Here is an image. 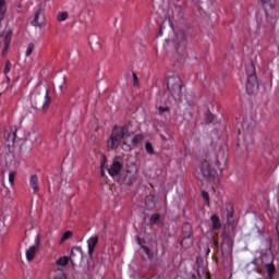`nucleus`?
I'll return each mask as SVG.
<instances>
[{"label": "nucleus", "mask_w": 279, "mask_h": 279, "mask_svg": "<svg viewBox=\"0 0 279 279\" xmlns=\"http://www.w3.org/2000/svg\"><path fill=\"white\" fill-rule=\"evenodd\" d=\"M218 147L219 151L216 156L215 166L204 162L201 166V174L207 182H214L216 178H221L223 169H226V165H228L226 149L223 147L221 148V146Z\"/></svg>", "instance_id": "f257e3e1"}, {"label": "nucleus", "mask_w": 279, "mask_h": 279, "mask_svg": "<svg viewBox=\"0 0 279 279\" xmlns=\"http://www.w3.org/2000/svg\"><path fill=\"white\" fill-rule=\"evenodd\" d=\"M132 136H134V132H130V128L128 125L114 126L109 140L107 141V147L109 149H119L121 141H124L122 143V149L124 151H132V149H135L134 146H132V143L128 144V141H130Z\"/></svg>", "instance_id": "f03ea898"}, {"label": "nucleus", "mask_w": 279, "mask_h": 279, "mask_svg": "<svg viewBox=\"0 0 279 279\" xmlns=\"http://www.w3.org/2000/svg\"><path fill=\"white\" fill-rule=\"evenodd\" d=\"M29 99H31V108L35 110V112H38L41 106L43 112H47L49 110V107L51 106V97L49 96V88L45 89V96L40 94V89L36 87L33 89L29 94Z\"/></svg>", "instance_id": "7ed1b4c3"}, {"label": "nucleus", "mask_w": 279, "mask_h": 279, "mask_svg": "<svg viewBox=\"0 0 279 279\" xmlns=\"http://www.w3.org/2000/svg\"><path fill=\"white\" fill-rule=\"evenodd\" d=\"M16 132H19L17 128L11 129V133H9L7 137L8 146H4L0 153V165L2 167H12L14 165V153L10 150V145L14 146L16 143Z\"/></svg>", "instance_id": "20e7f679"}, {"label": "nucleus", "mask_w": 279, "mask_h": 279, "mask_svg": "<svg viewBox=\"0 0 279 279\" xmlns=\"http://www.w3.org/2000/svg\"><path fill=\"white\" fill-rule=\"evenodd\" d=\"M254 128H256V122L245 117L242 121V129L245 132L243 137V145L246 151H252V148L254 147V137L252 136Z\"/></svg>", "instance_id": "39448f33"}, {"label": "nucleus", "mask_w": 279, "mask_h": 279, "mask_svg": "<svg viewBox=\"0 0 279 279\" xmlns=\"http://www.w3.org/2000/svg\"><path fill=\"white\" fill-rule=\"evenodd\" d=\"M246 84H245V90L247 95H254V90L258 88V76H256V66H254V63H251L246 65Z\"/></svg>", "instance_id": "423d86ee"}, {"label": "nucleus", "mask_w": 279, "mask_h": 279, "mask_svg": "<svg viewBox=\"0 0 279 279\" xmlns=\"http://www.w3.org/2000/svg\"><path fill=\"white\" fill-rule=\"evenodd\" d=\"M167 90L170 93L171 97L175 99L182 95V84L180 83V76L171 75L167 78Z\"/></svg>", "instance_id": "0eeeda50"}, {"label": "nucleus", "mask_w": 279, "mask_h": 279, "mask_svg": "<svg viewBox=\"0 0 279 279\" xmlns=\"http://www.w3.org/2000/svg\"><path fill=\"white\" fill-rule=\"evenodd\" d=\"M123 172V159L121 156H116L112 159V163L110 167L107 169V173L110 178H117L119 180V177Z\"/></svg>", "instance_id": "6e6552de"}, {"label": "nucleus", "mask_w": 279, "mask_h": 279, "mask_svg": "<svg viewBox=\"0 0 279 279\" xmlns=\"http://www.w3.org/2000/svg\"><path fill=\"white\" fill-rule=\"evenodd\" d=\"M31 25L32 27H39V29L47 27V22H45V9L43 8V4H39L35 11Z\"/></svg>", "instance_id": "1a4fd4ad"}, {"label": "nucleus", "mask_w": 279, "mask_h": 279, "mask_svg": "<svg viewBox=\"0 0 279 279\" xmlns=\"http://www.w3.org/2000/svg\"><path fill=\"white\" fill-rule=\"evenodd\" d=\"M181 35V40L177 44V56H179V61L186 62V58L187 60H191V57H189V53H186V34L184 33H180Z\"/></svg>", "instance_id": "9d476101"}, {"label": "nucleus", "mask_w": 279, "mask_h": 279, "mask_svg": "<svg viewBox=\"0 0 279 279\" xmlns=\"http://www.w3.org/2000/svg\"><path fill=\"white\" fill-rule=\"evenodd\" d=\"M136 180V171L134 170H126L124 173L122 172L119 178L117 179L118 184L123 186H132Z\"/></svg>", "instance_id": "9b49d317"}, {"label": "nucleus", "mask_w": 279, "mask_h": 279, "mask_svg": "<svg viewBox=\"0 0 279 279\" xmlns=\"http://www.w3.org/2000/svg\"><path fill=\"white\" fill-rule=\"evenodd\" d=\"M266 19H276V0H260Z\"/></svg>", "instance_id": "f8f14e48"}, {"label": "nucleus", "mask_w": 279, "mask_h": 279, "mask_svg": "<svg viewBox=\"0 0 279 279\" xmlns=\"http://www.w3.org/2000/svg\"><path fill=\"white\" fill-rule=\"evenodd\" d=\"M235 236H236L235 229L232 226L228 225V227H226L222 232L223 243H227V245L232 247V245H234Z\"/></svg>", "instance_id": "ddd939ff"}, {"label": "nucleus", "mask_w": 279, "mask_h": 279, "mask_svg": "<svg viewBox=\"0 0 279 279\" xmlns=\"http://www.w3.org/2000/svg\"><path fill=\"white\" fill-rule=\"evenodd\" d=\"M12 34H14V29L13 28H9L5 32L2 33L3 38H4V46L3 49L1 51V56H5V53H8V49H10V45L12 44Z\"/></svg>", "instance_id": "4468645a"}, {"label": "nucleus", "mask_w": 279, "mask_h": 279, "mask_svg": "<svg viewBox=\"0 0 279 279\" xmlns=\"http://www.w3.org/2000/svg\"><path fill=\"white\" fill-rule=\"evenodd\" d=\"M266 270V279H274L276 276V265H274V256H270V263L264 264Z\"/></svg>", "instance_id": "2eb2a0df"}, {"label": "nucleus", "mask_w": 279, "mask_h": 279, "mask_svg": "<svg viewBox=\"0 0 279 279\" xmlns=\"http://www.w3.org/2000/svg\"><path fill=\"white\" fill-rule=\"evenodd\" d=\"M97 243H99V238L97 235L90 236L87 240V254H89V256H93V254H95V245H97Z\"/></svg>", "instance_id": "dca6fc26"}, {"label": "nucleus", "mask_w": 279, "mask_h": 279, "mask_svg": "<svg viewBox=\"0 0 279 279\" xmlns=\"http://www.w3.org/2000/svg\"><path fill=\"white\" fill-rule=\"evenodd\" d=\"M80 256V258H82L84 256V251L82 250V246H73L71 248V253H70V263H72V265H74L75 263V256Z\"/></svg>", "instance_id": "f3484780"}, {"label": "nucleus", "mask_w": 279, "mask_h": 279, "mask_svg": "<svg viewBox=\"0 0 279 279\" xmlns=\"http://www.w3.org/2000/svg\"><path fill=\"white\" fill-rule=\"evenodd\" d=\"M196 274L197 276H199V278H202L203 274H206V263L204 262V259L202 257H196Z\"/></svg>", "instance_id": "a211bd4d"}, {"label": "nucleus", "mask_w": 279, "mask_h": 279, "mask_svg": "<svg viewBox=\"0 0 279 279\" xmlns=\"http://www.w3.org/2000/svg\"><path fill=\"white\" fill-rule=\"evenodd\" d=\"M88 43L93 51H99L101 49V44L99 43V38L96 35L90 36Z\"/></svg>", "instance_id": "6ab92c4d"}, {"label": "nucleus", "mask_w": 279, "mask_h": 279, "mask_svg": "<svg viewBox=\"0 0 279 279\" xmlns=\"http://www.w3.org/2000/svg\"><path fill=\"white\" fill-rule=\"evenodd\" d=\"M227 222L229 226L234 223V205L230 203L227 207Z\"/></svg>", "instance_id": "aec40b11"}, {"label": "nucleus", "mask_w": 279, "mask_h": 279, "mask_svg": "<svg viewBox=\"0 0 279 279\" xmlns=\"http://www.w3.org/2000/svg\"><path fill=\"white\" fill-rule=\"evenodd\" d=\"M29 186L34 191V193H38V191H40V187H38V174L31 175Z\"/></svg>", "instance_id": "412c9836"}, {"label": "nucleus", "mask_w": 279, "mask_h": 279, "mask_svg": "<svg viewBox=\"0 0 279 279\" xmlns=\"http://www.w3.org/2000/svg\"><path fill=\"white\" fill-rule=\"evenodd\" d=\"M183 236H193V226L189 222H184L181 227Z\"/></svg>", "instance_id": "4be33fe9"}, {"label": "nucleus", "mask_w": 279, "mask_h": 279, "mask_svg": "<svg viewBox=\"0 0 279 279\" xmlns=\"http://www.w3.org/2000/svg\"><path fill=\"white\" fill-rule=\"evenodd\" d=\"M181 247L183 250H189V247H193V235H185L181 241Z\"/></svg>", "instance_id": "5701e85b"}, {"label": "nucleus", "mask_w": 279, "mask_h": 279, "mask_svg": "<svg viewBox=\"0 0 279 279\" xmlns=\"http://www.w3.org/2000/svg\"><path fill=\"white\" fill-rule=\"evenodd\" d=\"M36 256V245H31L28 250H26V260L32 263Z\"/></svg>", "instance_id": "b1692460"}, {"label": "nucleus", "mask_w": 279, "mask_h": 279, "mask_svg": "<svg viewBox=\"0 0 279 279\" xmlns=\"http://www.w3.org/2000/svg\"><path fill=\"white\" fill-rule=\"evenodd\" d=\"M211 226L214 230H220L221 228V219L217 215H211L210 217Z\"/></svg>", "instance_id": "393cba45"}, {"label": "nucleus", "mask_w": 279, "mask_h": 279, "mask_svg": "<svg viewBox=\"0 0 279 279\" xmlns=\"http://www.w3.org/2000/svg\"><path fill=\"white\" fill-rule=\"evenodd\" d=\"M143 138H145V136L143 134H135V135H133V137L131 138L132 147H134L136 149V147H138V144L141 142H143Z\"/></svg>", "instance_id": "a878e982"}, {"label": "nucleus", "mask_w": 279, "mask_h": 279, "mask_svg": "<svg viewBox=\"0 0 279 279\" xmlns=\"http://www.w3.org/2000/svg\"><path fill=\"white\" fill-rule=\"evenodd\" d=\"M7 12H8V5L5 4V0H0V22H3V19H5Z\"/></svg>", "instance_id": "bb28decb"}, {"label": "nucleus", "mask_w": 279, "mask_h": 279, "mask_svg": "<svg viewBox=\"0 0 279 279\" xmlns=\"http://www.w3.org/2000/svg\"><path fill=\"white\" fill-rule=\"evenodd\" d=\"M26 138L29 141V143H36L38 138H40V134L37 131H31L28 132Z\"/></svg>", "instance_id": "cd10ccee"}, {"label": "nucleus", "mask_w": 279, "mask_h": 279, "mask_svg": "<svg viewBox=\"0 0 279 279\" xmlns=\"http://www.w3.org/2000/svg\"><path fill=\"white\" fill-rule=\"evenodd\" d=\"M145 206L147 210H151V208H156V201H154V196H147L145 198Z\"/></svg>", "instance_id": "c85d7f7f"}, {"label": "nucleus", "mask_w": 279, "mask_h": 279, "mask_svg": "<svg viewBox=\"0 0 279 279\" xmlns=\"http://www.w3.org/2000/svg\"><path fill=\"white\" fill-rule=\"evenodd\" d=\"M69 260H71L69 256L59 257L56 265L59 267H66V265H69Z\"/></svg>", "instance_id": "c756f323"}, {"label": "nucleus", "mask_w": 279, "mask_h": 279, "mask_svg": "<svg viewBox=\"0 0 279 279\" xmlns=\"http://www.w3.org/2000/svg\"><path fill=\"white\" fill-rule=\"evenodd\" d=\"M66 19H69V12L66 11H62L57 14V21H59V23H64Z\"/></svg>", "instance_id": "7c9ffc66"}, {"label": "nucleus", "mask_w": 279, "mask_h": 279, "mask_svg": "<svg viewBox=\"0 0 279 279\" xmlns=\"http://www.w3.org/2000/svg\"><path fill=\"white\" fill-rule=\"evenodd\" d=\"M268 154L279 162V145H276Z\"/></svg>", "instance_id": "2f4dec72"}, {"label": "nucleus", "mask_w": 279, "mask_h": 279, "mask_svg": "<svg viewBox=\"0 0 279 279\" xmlns=\"http://www.w3.org/2000/svg\"><path fill=\"white\" fill-rule=\"evenodd\" d=\"M145 150L147 151V154H149V156H156V150H154V145H151V143H145Z\"/></svg>", "instance_id": "473e14b6"}, {"label": "nucleus", "mask_w": 279, "mask_h": 279, "mask_svg": "<svg viewBox=\"0 0 279 279\" xmlns=\"http://www.w3.org/2000/svg\"><path fill=\"white\" fill-rule=\"evenodd\" d=\"M158 221H160V214L150 215V218H149L150 226H156V223H158Z\"/></svg>", "instance_id": "72a5a7b5"}, {"label": "nucleus", "mask_w": 279, "mask_h": 279, "mask_svg": "<svg viewBox=\"0 0 279 279\" xmlns=\"http://www.w3.org/2000/svg\"><path fill=\"white\" fill-rule=\"evenodd\" d=\"M100 169H107L108 171V157H106V155H101L100 158Z\"/></svg>", "instance_id": "f704fd0d"}, {"label": "nucleus", "mask_w": 279, "mask_h": 279, "mask_svg": "<svg viewBox=\"0 0 279 279\" xmlns=\"http://www.w3.org/2000/svg\"><path fill=\"white\" fill-rule=\"evenodd\" d=\"M34 43H29L26 47V51H25V57L29 58V56H32V53H34Z\"/></svg>", "instance_id": "c9c22d12"}, {"label": "nucleus", "mask_w": 279, "mask_h": 279, "mask_svg": "<svg viewBox=\"0 0 279 279\" xmlns=\"http://www.w3.org/2000/svg\"><path fill=\"white\" fill-rule=\"evenodd\" d=\"M202 197L205 199L206 206H210V194L207 191H202Z\"/></svg>", "instance_id": "e433bc0d"}, {"label": "nucleus", "mask_w": 279, "mask_h": 279, "mask_svg": "<svg viewBox=\"0 0 279 279\" xmlns=\"http://www.w3.org/2000/svg\"><path fill=\"white\" fill-rule=\"evenodd\" d=\"M71 236H73V232L71 231H65L60 240V243H64L65 241H69V239H71Z\"/></svg>", "instance_id": "4c0bfd02"}, {"label": "nucleus", "mask_w": 279, "mask_h": 279, "mask_svg": "<svg viewBox=\"0 0 279 279\" xmlns=\"http://www.w3.org/2000/svg\"><path fill=\"white\" fill-rule=\"evenodd\" d=\"M12 71V62L10 60H7L5 66L3 69V74L8 75Z\"/></svg>", "instance_id": "58836bf2"}, {"label": "nucleus", "mask_w": 279, "mask_h": 279, "mask_svg": "<svg viewBox=\"0 0 279 279\" xmlns=\"http://www.w3.org/2000/svg\"><path fill=\"white\" fill-rule=\"evenodd\" d=\"M215 121V114H213L210 111L206 113V123L207 125H210Z\"/></svg>", "instance_id": "ea45409f"}, {"label": "nucleus", "mask_w": 279, "mask_h": 279, "mask_svg": "<svg viewBox=\"0 0 279 279\" xmlns=\"http://www.w3.org/2000/svg\"><path fill=\"white\" fill-rule=\"evenodd\" d=\"M142 250L145 252L146 256L148 258H151V248H149V246H146V245H142Z\"/></svg>", "instance_id": "a19ab883"}, {"label": "nucleus", "mask_w": 279, "mask_h": 279, "mask_svg": "<svg viewBox=\"0 0 279 279\" xmlns=\"http://www.w3.org/2000/svg\"><path fill=\"white\" fill-rule=\"evenodd\" d=\"M169 110H171V108H169V107H162V106H159L158 107V113L159 114H165V112H169Z\"/></svg>", "instance_id": "79ce46f5"}, {"label": "nucleus", "mask_w": 279, "mask_h": 279, "mask_svg": "<svg viewBox=\"0 0 279 279\" xmlns=\"http://www.w3.org/2000/svg\"><path fill=\"white\" fill-rule=\"evenodd\" d=\"M15 175H16V172H14V171H11L9 173V182H10L11 186H12V184H14V177Z\"/></svg>", "instance_id": "37998d69"}, {"label": "nucleus", "mask_w": 279, "mask_h": 279, "mask_svg": "<svg viewBox=\"0 0 279 279\" xmlns=\"http://www.w3.org/2000/svg\"><path fill=\"white\" fill-rule=\"evenodd\" d=\"M132 77L134 86H138V76L136 75V73H132Z\"/></svg>", "instance_id": "c03bdc74"}, {"label": "nucleus", "mask_w": 279, "mask_h": 279, "mask_svg": "<svg viewBox=\"0 0 279 279\" xmlns=\"http://www.w3.org/2000/svg\"><path fill=\"white\" fill-rule=\"evenodd\" d=\"M66 78H63V84L59 86L61 93H64V89L66 88Z\"/></svg>", "instance_id": "a18cd8bd"}, {"label": "nucleus", "mask_w": 279, "mask_h": 279, "mask_svg": "<svg viewBox=\"0 0 279 279\" xmlns=\"http://www.w3.org/2000/svg\"><path fill=\"white\" fill-rule=\"evenodd\" d=\"M136 241L137 243L141 245V247H143V244L145 243V239L140 238L138 235L136 236Z\"/></svg>", "instance_id": "49530a36"}, {"label": "nucleus", "mask_w": 279, "mask_h": 279, "mask_svg": "<svg viewBox=\"0 0 279 279\" xmlns=\"http://www.w3.org/2000/svg\"><path fill=\"white\" fill-rule=\"evenodd\" d=\"M54 279H66V276L64 275V272H60L54 277Z\"/></svg>", "instance_id": "de8ad7c7"}, {"label": "nucleus", "mask_w": 279, "mask_h": 279, "mask_svg": "<svg viewBox=\"0 0 279 279\" xmlns=\"http://www.w3.org/2000/svg\"><path fill=\"white\" fill-rule=\"evenodd\" d=\"M0 191H7L5 183L0 179Z\"/></svg>", "instance_id": "09e8293b"}, {"label": "nucleus", "mask_w": 279, "mask_h": 279, "mask_svg": "<svg viewBox=\"0 0 279 279\" xmlns=\"http://www.w3.org/2000/svg\"><path fill=\"white\" fill-rule=\"evenodd\" d=\"M106 177V169H100V178H105Z\"/></svg>", "instance_id": "8fccbe9b"}, {"label": "nucleus", "mask_w": 279, "mask_h": 279, "mask_svg": "<svg viewBox=\"0 0 279 279\" xmlns=\"http://www.w3.org/2000/svg\"><path fill=\"white\" fill-rule=\"evenodd\" d=\"M163 34L165 32L162 29H159L157 37L160 38V36H162Z\"/></svg>", "instance_id": "3c124183"}, {"label": "nucleus", "mask_w": 279, "mask_h": 279, "mask_svg": "<svg viewBox=\"0 0 279 279\" xmlns=\"http://www.w3.org/2000/svg\"><path fill=\"white\" fill-rule=\"evenodd\" d=\"M168 22H169L171 29H173V22L171 21V19H168Z\"/></svg>", "instance_id": "603ef678"}, {"label": "nucleus", "mask_w": 279, "mask_h": 279, "mask_svg": "<svg viewBox=\"0 0 279 279\" xmlns=\"http://www.w3.org/2000/svg\"><path fill=\"white\" fill-rule=\"evenodd\" d=\"M187 106H190V108L193 106V100H186Z\"/></svg>", "instance_id": "864d4df0"}, {"label": "nucleus", "mask_w": 279, "mask_h": 279, "mask_svg": "<svg viewBox=\"0 0 279 279\" xmlns=\"http://www.w3.org/2000/svg\"><path fill=\"white\" fill-rule=\"evenodd\" d=\"M190 279H197V276H195V274H192Z\"/></svg>", "instance_id": "5fc2aeb1"}, {"label": "nucleus", "mask_w": 279, "mask_h": 279, "mask_svg": "<svg viewBox=\"0 0 279 279\" xmlns=\"http://www.w3.org/2000/svg\"><path fill=\"white\" fill-rule=\"evenodd\" d=\"M160 29L163 32V29H165V24H161V25H160Z\"/></svg>", "instance_id": "6e6d98bb"}, {"label": "nucleus", "mask_w": 279, "mask_h": 279, "mask_svg": "<svg viewBox=\"0 0 279 279\" xmlns=\"http://www.w3.org/2000/svg\"><path fill=\"white\" fill-rule=\"evenodd\" d=\"M5 80L7 82H10V76L8 74L5 75Z\"/></svg>", "instance_id": "4d7b16f0"}, {"label": "nucleus", "mask_w": 279, "mask_h": 279, "mask_svg": "<svg viewBox=\"0 0 279 279\" xmlns=\"http://www.w3.org/2000/svg\"><path fill=\"white\" fill-rule=\"evenodd\" d=\"M217 132H219L217 129L213 130V134H217Z\"/></svg>", "instance_id": "13d9d810"}, {"label": "nucleus", "mask_w": 279, "mask_h": 279, "mask_svg": "<svg viewBox=\"0 0 279 279\" xmlns=\"http://www.w3.org/2000/svg\"><path fill=\"white\" fill-rule=\"evenodd\" d=\"M211 147H217V146L215 145V143H211Z\"/></svg>", "instance_id": "bf43d9fd"}, {"label": "nucleus", "mask_w": 279, "mask_h": 279, "mask_svg": "<svg viewBox=\"0 0 279 279\" xmlns=\"http://www.w3.org/2000/svg\"><path fill=\"white\" fill-rule=\"evenodd\" d=\"M254 263H256V258L254 260H252V265H254Z\"/></svg>", "instance_id": "052dcab7"}, {"label": "nucleus", "mask_w": 279, "mask_h": 279, "mask_svg": "<svg viewBox=\"0 0 279 279\" xmlns=\"http://www.w3.org/2000/svg\"><path fill=\"white\" fill-rule=\"evenodd\" d=\"M156 279H162V277L158 276Z\"/></svg>", "instance_id": "680f3d73"}, {"label": "nucleus", "mask_w": 279, "mask_h": 279, "mask_svg": "<svg viewBox=\"0 0 279 279\" xmlns=\"http://www.w3.org/2000/svg\"><path fill=\"white\" fill-rule=\"evenodd\" d=\"M256 19H258V13H256Z\"/></svg>", "instance_id": "e2e57ef3"}, {"label": "nucleus", "mask_w": 279, "mask_h": 279, "mask_svg": "<svg viewBox=\"0 0 279 279\" xmlns=\"http://www.w3.org/2000/svg\"><path fill=\"white\" fill-rule=\"evenodd\" d=\"M194 60H197V57H194Z\"/></svg>", "instance_id": "0e129e2a"}]
</instances>
